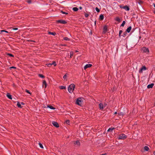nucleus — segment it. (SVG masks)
Wrapping results in <instances>:
<instances>
[{"label":"nucleus","instance_id":"f257e3e1","mask_svg":"<svg viewBox=\"0 0 155 155\" xmlns=\"http://www.w3.org/2000/svg\"><path fill=\"white\" fill-rule=\"evenodd\" d=\"M75 86L74 84H70L68 87V90L69 92L71 93L73 92L75 88Z\"/></svg>","mask_w":155,"mask_h":155},{"label":"nucleus","instance_id":"f03ea898","mask_svg":"<svg viewBox=\"0 0 155 155\" xmlns=\"http://www.w3.org/2000/svg\"><path fill=\"white\" fill-rule=\"evenodd\" d=\"M82 99L81 97L78 98L76 101V104L78 105L81 106L83 103Z\"/></svg>","mask_w":155,"mask_h":155},{"label":"nucleus","instance_id":"7ed1b4c3","mask_svg":"<svg viewBox=\"0 0 155 155\" xmlns=\"http://www.w3.org/2000/svg\"><path fill=\"white\" fill-rule=\"evenodd\" d=\"M126 138V136L124 134H120L117 137V138L118 140L124 139Z\"/></svg>","mask_w":155,"mask_h":155},{"label":"nucleus","instance_id":"20e7f679","mask_svg":"<svg viewBox=\"0 0 155 155\" xmlns=\"http://www.w3.org/2000/svg\"><path fill=\"white\" fill-rule=\"evenodd\" d=\"M141 51L144 53L148 54L149 52V50L148 48L146 47H143L141 49Z\"/></svg>","mask_w":155,"mask_h":155},{"label":"nucleus","instance_id":"39448f33","mask_svg":"<svg viewBox=\"0 0 155 155\" xmlns=\"http://www.w3.org/2000/svg\"><path fill=\"white\" fill-rule=\"evenodd\" d=\"M146 69V68L145 66H143L139 70V72L140 73H142L143 71L145 70Z\"/></svg>","mask_w":155,"mask_h":155},{"label":"nucleus","instance_id":"423d86ee","mask_svg":"<svg viewBox=\"0 0 155 155\" xmlns=\"http://www.w3.org/2000/svg\"><path fill=\"white\" fill-rule=\"evenodd\" d=\"M57 22L58 23H60L62 24H65L67 23L66 21H65L64 20H58L57 21Z\"/></svg>","mask_w":155,"mask_h":155},{"label":"nucleus","instance_id":"0eeeda50","mask_svg":"<svg viewBox=\"0 0 155 155\" xmlns=\"http://www.w3.org/2000/svg\"><path fill=\"white\" fill-rule=\"evenodd\" d=\"M92 66V65L91 64H87L84 67V69L86 70L87 68L91 67Z\"/></svg>","mask_w":155,"mask_h":155},{"label":"nucleus","instance_id":"6e6552de","mask_svg":"<svg viewBox=\"0 0 155 155\" xmlns=\"http://www.w3.org/2000/svg\"><path fill=\"white\" fill-rule=\"evenodd\" d=\"M52 124L55 127H59V125L58 124V123L55 121H53L52 122Z\"/></svg>","mask_w":155,"mask_h":155},{"label":"nucleus","instance_id":"1a4fd4ad","mask_svg":"<svg viewBox=\"0 0 155 155\" xmlns=\"http://www.w3.org/2000/svg\"><path fill=\"white\" fill-rule=\"evenodd\" d=\"M47 86V84L46 81L45 80L43 81L42 84V87H44L45 86V88H46Z\"/></svg>","mask_w":155,"mask_h":155},{"label":"nucleus","instance_id":"9d476101","mask_svg":"<svg viewBox=\"0 0 155 155\" xmlns=\"http://www.w3.org/2000/svg\"><path fill=\"white\" fill-rule=\"evenodd\" d=\"M154 84L153 83L149 84L147 85V87L148 88H152L154 86Z\"/></svg>","mask_w":155,"mask_h":155},{"label":"nucleus","instance_id":"9b49d317","mask_svg":"<svg viewBox=\"0 0 155 155\" xmlns=\"http://www.w3.org/2000/svg\"><path fill=\"white\" fill-rule=\"evenodd\" d=\"M107 31V27L106 26H105L104 27V28H103V32L104 33H105Z\"/></svg>","mask_w":155,"mask_h":155},{"label":"nucleus","instance_id":"f8f14e48","mask_svg":"<svg viewBox=\"0 0 155 155\" xmlns=\"http://www.w3.org/2000/svg\"><path fill=\"white\" fill-rule=\"evenodd\" d=\"M68 76V74H66L64 75L63 77L64 80L67 81Z\"/></svg>","mask_w":155,"mask_h":155},{"label":"nucleus","instance_id":"ddd939ff","mask_svg":"<svg viewBox=\"0 0 155 155\" xmlns=\"http://www.w3.org/2000/svg\"><path fill=\"white\" fill-rule=\"evenodd\" d=\"M100 108L101 110H102L104 108V105L100 103L99 104Z\"/></svg>","mask_w":155,"mask_h":155},{"label":"nucleus","instance_id":"4468645a","mask_svg":"<svg viewBox=\"0 0 155 155\" xmlns=\"http://www.w3.org/2000/svg\"><path fill=\"white\" fill-rule=\"evenodd\" d=\"M123 8L127 11H129L130 10V8L129 7L127 6L123 7Z\"/></svg>","mask_w":155,"mask_h":155},{"label":"nucleus","instance_id":"2eb2a0df","mask_svg":"<svg viewBox=\"0 0 155 155\" xmlns=\"http://www.w3.org/2000/svg\"><path fill=\"white\" fill-rule=\"evenodd\" d=\"M7 97L9 99H12V96L11 95L9 94L8 93L7 94Z\"/></svg>","mask_w":155,"mask_h":155},{"label":"nucleus","instance_id":"dca6fc26","mask_svg":"<svg viewBox=\"0 0 155 155\" xmlns=\"http://www.w3.org/2000/svg\"><path fill=\"white\" fill-rule=\"evenodd\" d=\"M74 144L75 145H77L78 146H79L80 145V142L79 141H77L74 142Z\"/></svg>","mask_w":155,"mask_h":155},{"label":"nucleus","instance_id":"f3484780","mask_svg":"<svg viewBox=\"0 0 155 155\" xmlns=\"http://www.w3.org/2000/svg\"><path fill=\"white\" fill-rule=\"evenodd\" d=\"M47 108H49L51 109L52 110H54L55 109V108L54 107H53L50 106V105H48L47 106Z\"/></svg>","mask_w":155,"mask_h":155},{"label":"nucleus","instance_id":"a211bd4d","mask_svg":"<svg viewBox=\"0 0 155 155\" xmlns=\"http://www.w3.org/2000/svg\"><path fill=\"white\" fill-rule=\"evenodd\" d=\"M131 27L130 26L128 28H127V29L126 31L127 32L129 33L130 31L131 30Z\"/></svg>","mask_w":155,"mask_h":155},{"label":"nucleus","instance_id":"6ab92c4d","mask_svg":"<svg viewBox=\"0 0 155 155\" xmlns=\"http://www.w3.org/2000/svg\"><path fill=\"white\" fill-rule=\"evenodd\" d=\"M144 150L145 151H148L149 149L147 146H145L144 147Z\"/></svg>","mask_w":155,"mask_h":155},{"label":"nucleus","instance_id":"aec40b11","mask_svg":"<svg viewBox=\"0 0 155 155\" xmlns=\"http://www.w3.org/2000/svg\"><path fill=\"white\" fill-rule=\"evenodd\" d=\"M59 88L61 89H65L66 87L65 86H61L59 87Z\"/></svg>","mask_w":155,"mask_h":155},{"label":"nucleus","instance_id":"412c9836","mask_svg":"<svg viewBox=\"0 0 155 155\" xmlns=\"http://www.w3.org/2000/svg\"><path fill=\"white\" fill-rule=\"evenodd\" d=\"M48 34L54 36L55 35H56V33L55 32H48Z\"/></svg>","mask_w":155,"mask_h":155},{"label":"nucleus","instance_id":"4be33fe9","mask_svg":"<svg viewBox=\"0 0 155 155\" xmlns=\"http://www.w3.org/2000/svg\"><path fill=\"white\" fill-rule=\"evenodd\" d=\"M99 18L101 20H103L104 18V15H100Z\"/></svg>","mask_w":155,"mask_h":155},{"label":"nucleus","instance_id":"5701e85b","mask_svg":"<svg viewBox=\"0 0 155 155\" xmlns=\"http://www.w3.org/2000/svg\"><path fill=\"white\" fill-rule=\"evenodd\" d=\"M115 20L116 21H118V22L120 21V19L118 17H117L115 18Z\"/></svg>","mask_w":155,"mask_h":155},{"label":"nucleus","instance_id":"b1692460","mask_svg":"<svg viewBox=\"0 0 155 155\" xmlns=\"http://www.w3.org/2000/svg\"><path fill=\"white\" fill-rule=\"evenodd\" d=\"M63 39L65 41H69L70 40V39L69 38L66 37L64 38Z\"/></svg>","mask_w":155,"mask_h":155},{"label":"nucleus","instance_id":"393cba45","mask_svg":"<svg viewBox=\"0 0 155 155\" xmlns=\"http://www.w3.org/2000/svg\"><path fill=\"white\" fill-rule=\"evenodd\" d=\"M17 105L18 107H20V108L21 107V105L19 102H18L17 104Z\"/></svg>","mask_w":155,"mask_h":155},{"label":"nucleus","instance_id":"a878e982","mask_svg":"<svg viewBox=\"0 0 155 155\" xmlns=\"http://www.w3.org/2000/svg\"><path fill=\"white\" fill-rule=\"evenodd\" d=\"M78 9V8L77 7H74L73 8V10L74 11H77Z\"/></svg>","mask_w":155,"mask_h":155},{"label":"nucleus","instance_id":"bb28decb","mask_svg":"<svg viewBox=\"0 0 155 155\" xmlns=\"http://www.w3.org/2000/svg\"><path fill=\"white\" fill-rule=\"evenodd\" d=\"M51 65H54V66H56L57 65V64L56 63V62L55 61H54L53 62L51 63Z\"/></svg>","mask_w":155,"mask_h":155},{"label":"nucleus","instance_id":"cd10ccee","mask_svg":"<svg viewBox=\"0 0 155 155\" xmlns=\"http://www.w3.org/2000/svg\"><path fill=\"white\" fill-rule=\"evenodd\" d=\"M125 23L126 22L125 21H123L122 22V24L121 25V26L123 27L124 26V25L125 24Z\"/></svg>","mask_w":155,"mask_h":155},{"label":"nucleus","instance_id":"c85d7f7f","mask_svg":"<svg viewBox=\"0 0 155 155\" xmlns=\"http://www.w3.org/2000/svg\"><path fill=\"white\" fill-rule=\"evenodd\" d=\"M73 55V53L72 51H71L70 53V58H71Z\"/></svg>","mask_w":155,"mask_h":155},{"label":"nucleus","instance_id":"c756f323","mask_svg":"<svg viewBox=\"0 0 155 155\" xmlns=\"http://www.w3.org/2000/svg\"><path fill=\"white\" fill-rule=\"evenodd\" d=\"M39 144L40 147L41 148H43L44 147L42 144L41 143H39Z\"/></svg>","mask_w":155,"mask_h":155},{"label":"nucleus","instance_id":"7c9ffc66","mask_svg":"<svg viewBox=\"0 0 155 155\" xmlns=\"http://www.w3.org/2000/svg\"><path fill=\"white\" fill-rule=\"evenodd\" d=\"M95 10L97 12H100V10L97 7L95 8Z\"/></svg>","mask_w":155,"mask_h":155},{"label":"nucleus","instance_id":"2f4dec72","mask_svg":"<svg viewBox=\"0 0 155 155\" xmlns=\"http://www.w3.org/2000/svg\"><path fill=\"white\" fill-rule=\"evenodd\" d=\"M123 31L122 30H120L119 32V36L120 37V35L122 33Z\"/></svg>","mask_w":155,"mask_h":155},{"label":"nucleus","instance_id":"473e14b6","mask_svg":"<svg viewBox=\"0 0 155 155\" xmlns=\"http://www.w3.org/2000/svg\"><path fill=\"white\" fill-rule=\"evenodd\" d=\"M118 115L123 116L124 114V113L123 112H120L118 113Z\"/></svg>","mask_w":155,"mask_h":155},{"label":"nucleus","instance_id":"72a5a7b5","mask_svg":"<svg viewBox=\"0 0 155 155\" xmlns=\"http://www.w3.org/2000/svg\"><path fill=\"white\" fill-rule=\"evenodd\" d=\"M114 129V128H112H112H109V129H108V130L107 131H108V132H109V131H112V130H113Z\"/></svg>","mask_w":155,"mask_h":155},{"label":"nucleus","instance_id":"f704fd0d","mask_svg":"<svg viewBox=\"0 0 155 155\" xmlns=\"http://www.w3.org/2000/svg\"><path fill=\"white\" fill-rule=\"evenodd\" d=\"M39 76L40 77L42 78H44V76L43 75H42L41 74H39Z\"/></svg>","mask_w":155,"mask_h":155},{"label":"nucleus","instance_id":"c9c22d12","mask_svg":"<svg viewBox=\"0 0 155 155\" xmlns=\"http://www.w3.org/2000/svg\"><path fill=\"white\" fill-rule=\"evenodd\" d=\"M70 121L69 120H66L65 121V123L66 124H69Z\"/></svg>","mask_w":155,"mask_h":155},{"label":"nucleus","instance_id":"e433bc0d","mask_svg":"<svg viewBox=\"0 0 155 155\" xmlns=\"http://www.w3.org/2000/svg\"><path fill=\"white\" fill-rule=\"evenodd\" d=\"M25 91L27 93H28L29 94H31V93L29 92V91L28 90H26Z\"/></svg>","mask_w":155,"mask_h":155},{"label":"nucleus","instance_id":"4c0bfd02","mask_svg":"<svg viewBox=\"0 0 155 155\" xmlns=\"http://www.w3.org/2000/svg\"><path fill=\"white\" fill-rule=\"evenodd\" d=\"M89 15L87 13H85V16L86 17H88Z\"/></svg>","mask_w":155,"mask_h":155},{"label":"nucleus","instance_id":"58836bf2","mask_svg":"<svg viewBox=\"0 0 155 155\" xmlns=\"http://www.w3.org/2000/svg\"><path fill=\"white\" fill-rule=\"evenodd\" d=\"M1 32H6V33H8V31H5V30H1Z\"/></svg>","mask_w":155,"mask_h":155},{"label":"nucleus","instance_id":"ea45409f","mask_svg":"<svg viewBox=\"0 0 155 155\" xmlns=\"http://www.w3.org/2000/svg\"><path fill=\"white\" fill-rule=\"evenodd\" d=\"M46 65H47L49 67V66H50V65H51V64L49 63V64H47Z\"/></svg>","mask_w":155,"mask_h":155},{"label":"nucleus","instance_id":"a19ab883","mask_svg":"<svg viewBox=\"0 0 155 155\" xmlns=\"http://www.w3.org/2000/svg\"><path fill=\"white\" fill-rule=\"evenodd\" d=\"M61 12L63 14H68V13H66L65 12H63V11H61Z\"/></svg>","mask_w":155,"mask_h":155},{"label":"nucleus","instance_id":"79ce46f5","mask_svg":"<svg viewBox=\"0 0 155 155\" xmlns=\"http://www.w3.org/2000/svg\"><path fill=\"white\" fill-rule=\"evenodd\" d=\"M8 55L9 56H11V57H13V56L12 54H8Z\"/></svg>","mask_w":155,"mask_h":155},{"label":"nucleus","instance_id":"37998d69","mask_svg":"<svg viewBox=\"0 0 155 155\" xmlns=\"http://www.w3.org/2000/svg\"><path fill=\"white\" fill-rule=\"evenodd\" d=\"M16 68V67H11L10 68V69H11V68H15V69Z\"/></svg>","mask_w":155,"mask_h":155},{"label":"nucleus","instance_id":"c03bdc74","mask_svg":"<svg viewBox=\"0 0 155 155\" xmlns=\"http://www.w3.org/2000/svg\"><path fill=\"white\" fill-rule=\"evenodd\" d=\"M18 29V28H14L13 29V30H17Z\"/></svg>","mask_w":155,"mask_h":155},{"label":"nucleus","instance_id":"a18cd8bd","mask_svg":"<svg viewBox=\"0 0 155 155\" xmlns=\"http://www.w3.org/2000/svg\"><path fill=\"white\" fill-rule=\"evenodd\" d=\"M107 105V104H105L104 105V107H106V106Z\"/></svg>","mask_w":155,"mask_h":155},{"label":"nucleus","instance_id":"49530a36","mask_svg":"<svg viewBox=\"0 0 155 155\" xmlns=\"http://www.w3.org/2000/svg\"><path fill=\"white\" fill-rule=\"evenodd\" d=\"M79 9H82V8L81 7H79Z\"/></svg>","mask_w":155,"mask_h":155},{"label":"nucleus","instance_id":"de8ad7c7","mask_svg":"<svg viewBox=\"0 0 155 155\" xmlns=\"http://www.w3.org/2000/svg\"><path fill=\"white\" fill-rule=\"evenodd\" d=\"M153 5L154 7L155 8V4H153Z\"/></svg>","mask_w":155,"mask_h":155},{"label":"nucleus","instance_id":"09e8293b","mask_svg":"<svg viewBox=\"0 0 155 155\" xmlns=\"http://www.w3.org/2000/svg\"><path fill=\"white\" fill-rule=\"evenodd\" d=\"M31 2L30 1H28V3H31Z\"/></svg>","mask_w":155,"mask_h":155},{"label":"nucleus","instance_id":"8fccbe9b","mask_svg":"<svg viewBox=\"0 0 155 155\" xmlns=\"http://www.w3.org/2000/svg\"><path fill=\"white\" fill-rule=\"evenodd\" d=\"M75 51V52H78V51H77V50H76Z\"/></svg>","mask_w":155,"mask_h":155},{"label":"nucleus","instance_id":"3c124183","mask_svg":"<svg viewBox=\"0 0 155 155\" xmlns=\"http://www.w3.org/2000/svg\"><path fill=\"white\" fill-rule=\"evenodd\" d=\"M117 113V112H115V113H114V114H116Z\"/></svg>","mask_w":155,"mask_h":155},{"label":"nucleus","instance_id":"603ef678","mask_svg":"<svg viewBox=\"0 0 155 155\" xmlns=\"http://www.w3.org/2000/svg\"><path fill=\"white\" fill-rule=\"evenodd\" d=\"M21 104H22V105H24V103H23V102L21 103Z\"/></svg>","mask_w":155,"mask_h":155},{"label":"nucleus","instance_id":"864d4df0","mask_svg":"<svg viewBox=\"0 0 155 155\" xmlns=\"http://www.w3.org/2000/svg\"><path fill=\"white\" fill-rule=\"evenodd\" d=\"M153 154L154 155H155V151H154V153H153Z\"/></svg>","mask_w":155,"mask_h":155},{"label":"nucleus","instance_id":"5fc2aeb1","mask_svg":"<svg viewBox=\"0 0 155 155\" xmlns=\"http://www.w3.org/2000/svg\"><path fill=\"white\" fill-rule=\"evenodd\" d=\"M154 12L155 14V11H154Z\"/></svg>","mask_w":155,"mask_h":155}]
</instances>
